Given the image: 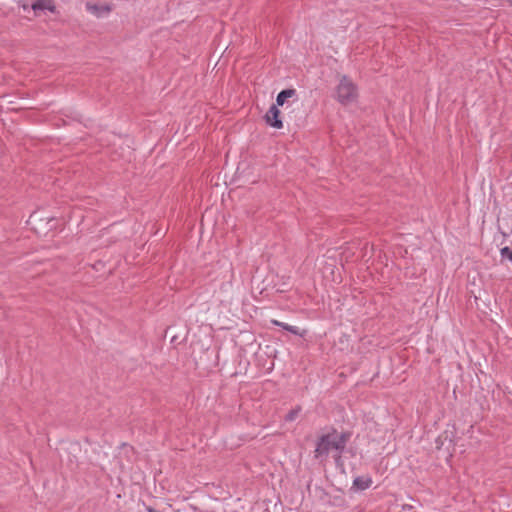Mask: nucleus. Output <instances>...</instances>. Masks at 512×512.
Returning a JSON list of instances; mask_svg holds the SVG:
<instances>
[{
    "mask_svg": "<svg viewBox=\"0 0 512 512\" xmlns=\"http://www.w3.org/2000/svg\"><path fill=\"white\" fill-rule=\"evenodd\" d=\"M336 463H337V465H338V466H340V465H341V463H340V458H336Z\"/></svg>",
    "mask_w": 512,
    "mask_h": 512,
    "instance_id": "9b49d317",
    "label": "nucleus"
},
{
    "mask_svg": "<svg viewBox=\"0 0 512 512\" xmlns=\"http://www.w3.org/2000/svg\"><path fill=\"white\" fill-rule=\"evenodd\" d=\"M500 254L503 259H508L512 262V250L508 246L503 247L500 250Z\"/></svg>",
    "mask_w": 512,
    "mask_h": 512,
    "instance_id": "1a4fd4ad",
    "label": "nucleus"
},
{
    "mask_svg": "<svg viewBox=\"0 0 512 512\" xmlns=\"http://www.w3.org/2000/svg\"><path fill=\"white\" fill-rule=\"evenodd\" d=\"M335 97L344 106L352 103V80L343 76L335 90Z\"/></svg>",
    "mask_w": 512,
    "mask_h": 512,
    "instance_id": "f03ea898",
    "label": "nucleus"
},
{
    "mask_svg": "<svg viewBox=\"0 0 512 512\" xmlns=\"http://www.w3.org/2000/svg\"><path fill=\"white\" fill-rule=\"evenodd\" d=\"M296 94L295 89H284L278 93L276 97V105L283 106L288 98L293 97Z\"/></svg>",
    "mask_w": 512,
    "mask_h": 512,
    "instance_id": "423d86ee",
    "label": "nucleus"
},
{
    "mask_svg": "<svg viewBox=\"0 0 512 512\" xmlns=\"http://www.w3.org/2000/svg\"><path fill=\"white\" fill-rule=\"evenodd\" d=\"M87 9L91 11L92 13L97 14V16H101L102 13H108L110 11L109 7L104 6H97V5H91L87 3Z\"/></svg>",
    "mask_w": 512,
    "mask_h": 512,
    "instance_id": "6e6552de",
    "label": "nucleus"
},
{
    "mask_svg": "<svg viewBox=\"0 0 512 512\" xmlns=\"http://www.w3.org/2000/svg\"><path fill=\"white\" fill-rule=\"evenodd\" d=\"M347 438L348 434L343 433L339 436L336 431L322 435L316 444L315 458L327 457L331 450L342 451Z\"/></svg>",
    "mask_w": 512,
    "mask_h": 512,
    "instance_id": "f257e3e1",
    "label": "nucleus"
},
{
    "mask_svg": "<svg viewBox=\"0 0 512 512\" xmlns=\"http://www.w3.org/2000/svg\"><path fill=\"white\" fill-rule=\"evenodd\" d=\"M265 119L268 125L273 128L281 129L283 122L280 119V110L277 105H272L265 115Z\"/></svg>",
    "mask_w": 512,
    "mask_h": 512,
    "instance_id": "7ed1b4c3",
    "label": "nucleus"
},
{
    "mask_svg": "<svg viewBox=\"0 0 512 512\" xmlns=\"http://www.w3.org/2000/svg\"><path fill=\"white\" fill-rule=\"evenodd\" d=\"M271 323L276 325V326H279V327L283 328L286 331H289L290 333H292L294 335H300L301 336L300 330H299V328L297 326H292V325H289L287 323L280 322L278 320H272Z\"/></svg>",
    "mask_w": 512,
    "mask_h": 512,
    "instance_id": "0eeeda50",
    "label": "nucleus"
},
{
    "mask_svg": "<svg viewBox=\"0 0 512 512\" xmlns=\"http://www.w3.org/2000/svg\"><path fill=\"white\" fill-rule=\"evenodd\" d=\"M31 9L36 13L38 11L48 10L52 13L56 11V7L52 0H34Z\"/></svg>",
    "mask_w": 512,
    "mask_h": 512,
    "instance_id": "20e7f679",
    "label": "nucleus"
},
{
    "mask_svg": "<svg viewBox=\"0 0 512 512\" xmlns=\"http://www.w3.org/2000/svg\"><path fill=\"white\" fill-rule=\"evenodd\" d=\"M300 412V408H295V409H292L291 411H289V413L285 416V420L288 421V422H291V421H294L298 414Z\"/></svg>",
    "mask_w": 512,
    "mask_h": 512,
    "instance_id": "9d476101",
    "label": "nucleus"
},
{
    "mask_svg": "<svg viewBox=\"0 0 512 512\" xmlns=\"http://www.w3.org/2000/svg\"><path fill=\"white\" fill-rule=\"evenodd\" d=\"M372 484V479L369 476H360L354 478V490H365Z\"/></svg>",
    "mask_w": 512,
    "mask_h": 512,
    "instance_id": "39448f33",
    "label": "nucleus"
}]
</instances>
